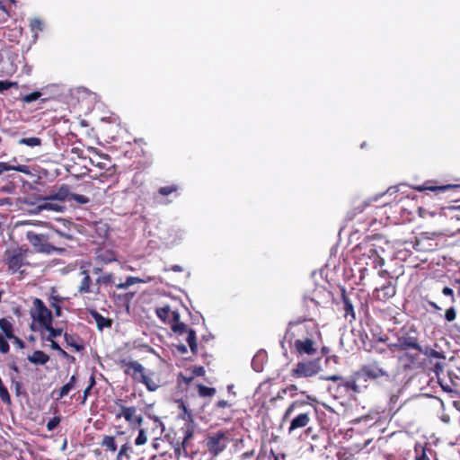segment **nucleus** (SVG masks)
Returning <instances> with one entry per match:
<instances>
[{
    "instance_id": "nucleus-1",
    "label": "nucleus",
    "mask_w": 460,
    "mask_h": 460,
    "mask_svg": "<svg viewBox=\"0 0 460 460\" xmlns=\"http://www.w3.org/2000/svg\"><path fill=\"white\" fill-rule=\"evenodd\" d=\"M391 373L388 366L378 359H374L369 363L363 365L356 371L349 379H346L342 385L346 390H350L356 394L362 393L367 388L368 380H377L380 378L389 379Z\"/></svg>"
},
{
    "instance_id": "nucleus-2",
    "label": "nucleus",
    "mask_w": 460,
    "mask_h": 460,
    "mask_svg": "<svg viewBox=\"0 0 460 460\" xmlns=\"http://www.w3.org/2000/svg\"><path fill=\"white\" fill-rule=\"evenodd\" d=\"M316 413V409L305 401H294L285 411L282 420L288 421V434H293L298 429L306 428L305 433L311 434L313 429L308 427Z\"/></svg>"
},
{
    "instance_id": "nucleus-3",
    "label": "nucleus",
    "mask_w": 460,
    "mask_h": 460,
    "mask_svg": "<svg viewBox=\"0 0 460 460\" xmlns=\"http://www.w3.org/2000/svg\"><path fill=\"white\" fill-rule=\"evenodd\" d=\"M119 365L125 375L129 376L136 383L144 385L147 391L155 392L162 386L159 374L147 371L138 361L121 358L119 360Z\"/></svg>"
},
{
    "instance_id": "nucleus-4",
    "label": "nucleus",
    "mask_w": 460,
    "mask_h": 460,
    "mask_svg": "<svg viewBox=\"0 0 460 460\" xmlns=\"http://www.w3.org/2000/svg\"><path fill=\"white\" fill-rule=\"evenodd\" d=\"M458 208H460V207L449 208L448 215L446 213L443 214L441 211L430 212L424 208H419L418 211L419 216L422 218H427L428 217H438V220L443 223L444 227L440 232H432L430 234L432 235L431 238H433L439 234H454L460 232V217L454 214ZM429 234V233H421L420 237L429 239L430 237L428 235Z\"/></svg>"
},
{
    "instance_id": "nucleus-5",
    "label": "nucleus",
    "mask_w": 460,
    "mask_h": 460,
    "mask_svg": "<svg viewBox=\"0 0 460 460\" xmlns=\"http://www.w3.org/2000/svg\"><path fill=\"white\" fill-rule=\"evenodd\" d=\"M305 327L297 323H289L284 340L288 341L289 345L295 349V351L299 355L313 356L318 350V345L312 337H300L296 338V335L303 334Z\"/></svg>"
},
{
    "instance_id": "nucleus-6",
    "label": "nucleus",
    "mask_w": 460,
    "mask_h": 460,
    "mask_svg": "<svg viewBox=\"0 0 460 460\" xmlns=\"http://www.w3.org/2000/svg\"><path fill=\"white\" fill-rule=\"evenodd\" d=\"M157 317L165 324H168L172 331L178 334H182L186 331V324L181 322L180 314L177 311H172L170 305H166L155 309Z\"/></svg>"
},
{
    "instance_id": "nucleus-7",
    "label": "nucleus",
    "mask_w": 460,
    "mask_h": 460,
    "mask_svg": "<svg viewBox=\"0 0 460 460\" xmlns=\"http://www.w3.org/2000/svg\"><path fill=\"white\" fill-rule=\"evenodd\" d=\"M321 369L320 358L302 360L297 362L290 370V376L296 379L308 378L316 376Z\"/></svg>"
},
{
    "instance_id": "nucleus-8",
    "label": "nucleus",
    "mask_w": 460,
    "mask_h": 460,
    "mask_svg": "<svg viewBox=\"0 0 460 460\" xmlns=\"http://www.w3.org/2000/svg\"><path fill=\"white\" fill-rule=\"evenodd\" d=\"M419 333L414 325H404L396 333V339L406 350H420L421 345L419 342Z\"/></svg>"
},
{
    "instance_id": "nucleus-9",
    "label": "nucleus",
    "mask_w": 460,
    "mask_h": 460,
    "mask_svg": "<svg viewBox=\"0 0 460 460\" xmlns=\"http://www.w3.org/2000/svg\"><path fill=\"white\" fill-rule=\"evenodd\" d=\"M115 404L119 407V410L115 412L116 420L124 418L130 426L140 427L142 425L143 416L137 414V410L135 406H125L121 399H117Z\"/></svg>"
},
{
    "instance_id": "nucleus-10",
    "label": "nucleus",
    "mask_w": 460,
    "mask_h": 460,
    "mask_svg": "<svg viewBox=\"0 0 460 460\" xmlns=\"http://www.w3.org/2000/svg\"><path fill=\"white\" fill-rule=\"evenodd\" d=\"M32 305H33L30 313L33 321L38 323V328H41L49 323L53 322L51 311L45 305L44 302L40 298H34Z\"/></svg>"
},
{
    "instance_id": "nucleus-11",
    "label": "nucleus",
    "mask_w": 460,
    "mask_h": 460,
    "mask_svg": "<svg viewBox=\"0 0 460 460\" xmlns=\"http://www.w3.org/2000/svg\"><path fill=\"white\" fill-rule=\"evenodd\" d=\"M228 443L227 432L222 430L212 433L206 438V447L214 456L221 453L227 447Z\"/></svg>"
},
{
    "instance_id": "nucleus-12",
    "label": "nucleus",
    "mask_w": 460,
    "mask_h": 460,
    "mask_svg": "<svg viewBox=\"0 0 460 460\" xmlns=\"http://www.w3.org/2000/svg\"><path fill=\"white\" fill-rule=\"evenodd\" d=\"M52 238V236L45 234H37L32 231H29L27 233L28 241L37 252H40L51 253L58 250L51 243H49V240Z\"/></svg>"
},
{
    "instance_id": "nucleus-13",
    "label": "nucleus",
    "mask_w": 460,
    "mask_h": 460,
    "mask_svg": "<svg viewBox=\"0 0 460 460\" xmlns=\"http://www.w3.org/2000/svg\"><path fill=\"white\" fill-rule=\"evenodd\" d=\"M318 307V303L314 299L310 297H305L302 300V303L300 305V313L301 315L299 316L297 324L305 322V321H312L314 319V316L315 314V310Z\"/></svg>"
},
{
    "instance_id": "nucleus-14",
    "label": "nucleus",
    "mask_w": 460,
    "mask_h": 460,
    "mask_svg": "<svg viewBox=\"0 0 460 460\" xmlns=\"http://www.w3.org/2000/svg\"><path fill=\"white\" fill-rule=\"evenodd\" d=\"M458 187L460 186L456 184L437 185L434 181H426L423 184L411 186V188L417 191L430 190L436 194L444 193Z\"/></svg>"
},
{
    "instance_id": "nucleus-15",
    "label": "nucleus",
    "mask_w": 460,
    "mask_h": 460,
    "mask_svg": "<svg viewBox=\"0 0 460 460\" xmlns=\"http://www.w3.org/2000/svg\"><path fill=\"white\" fill-rule=\"evenodd\" d=\"M247 443L250 445L252 442L250 439H235V443L234 444L232 453L236 455V456L241 460H245L247 458L252 457L254 454V449L251 446H248L246 447Z\"/></svg>"
},
{
    "instance_id": "nucleus-16",
    "label": "nucleus",
    "mask_w": 460,
    "mask_h": 460,
    "mask_svg": "<svg viewBox=\"0 0 460 460\" xmlns=\"http://www.w3.org/2000/svg\"><path fill=\"white\" fill-rule=\"evenodd\" d=\"M52 323L53 322H50L41 328H34L33 325H31V330L39 331L41 340L49 341L50 344H52L53 341H56L55 338L60 336L63 333L62 328H54Z\"/></svg>"
},
{
    "instance_id": "nucleus-17",
    "label": "nucleus",
    "mask_w": 460,
    "mask_h": 460,
    "mask_svg": "<svg viewBox=\"0 0 460 460\" xmlns=\"http://www.w3.org/2000/svg\"><path fill=\"white\" fill-rule=\"evenodd\" d=\"M396 293V286L392 280H388L380 288H376L373 296L379 301H387L392 298Z\"/></svg>"
},
{
    "instance_id": "nucleus-18",
    "label": "nucleus",
    "mask_w": 460,
    "mask_h": 460,
    "mask_svg": "<svg viewBox=\"0 0 460 460\" xmlns=\"http://www.w3.org/2000/svg\"><path fill=\"white\" fill-rule=\"evenodd\" d=\"M64 339L68 347L73 348L75 351L80 352L84 349L83 339L76 333H64Z\"/></svg>"
},
{
    "instance_id": "nucleus-19",
    "label": "nucleus",
    "mask_w": 460,
    "mask_h": 460,
    "mask_svg": "<svg viewBox=\"0 0 460 460\" xmlns=\"http://www.w3.org/2000/svg\"><path fill=\"white\" fill-rule=\"evenodd\" d=\"M23 263V254L21 252L14 251L6 259V264L8 269L13 272H16L20 270Z\"/></svg>"
},
{
    "instance_id": "nucleus-20",
    "label": "nucleus",
    "mask_w": 460,
    "mask_h": 460,
    "mask_svg": "<svg viewBox=\"0 0 460 460\" xmlns=\"http://www.w3.org/2000/svg\"><path fill=\"white\" fill-rule=\"evenodd\" d=\"M70 187L66 184H62L57 190L49 195V199H56L59 202L70 201Z\"/></svg>"
},
{
    "instance_id": "nucleus-21",
    "label": "nucleus",
    "mask_w": 460,
    "mask_h": 460,
    "mask_svg": "<svg viewBox=\"0 0 460 460\" xmlns=\"http://www.w3.org/2000/svg\"><path fill=\"white\" fill-rule=\"evenodd\" d=\"M90 315L94 319L97 329L99 331H102L105 328H111L112 326V320L111 318H107L102 316L99 312L96 310H90L89 311Z\"/></svg>"
},
{
    "instance_id": "nucleus-22",
    "label": "nucleus",
    "mask_w": 460,
    "mask_h": 460,
    "mask_svg": "<svg viewBox=\"0 0 460 460\" xmlns=\"http://www.w3.org/2000/svg\"><path fill=\"white\" fill-rule=\"evenodd\" d=\"M181 431L183 434V439L181 441V446L178 445L174 448V453H175L176 456H178V457L181 455V453H183L185 456L187 455V451L185 448L186 443L193 435V430L190 425H186L185 428H182Z\"/></svg>"
},
{
    "instance_id": "nucleus-23",
    "label": "nucleus",
    "mask_w": 460,
    "mask_h": 460,
    "mask_svg": "<svg viewBox=\"0 0 460 460\" xmlns=\"http://www.w3.org/2000/svg\"><path fill=\"white\" fill-rule=\"evenodd\" d=\"M404 353L399 356L398 359L402 363L404 369H411L413 366L418 363L419 354L418 353H411L408 350L403 351Z\"/></svg>"
},
{
    "instance_id": "nucleus-24",
    "label": "nucleus",
    "mask_w": 460,
    "mask_h": 460,
    "mask_svg": "<svg viewBox=\"0 0 460 460\" xmlns=\"http://www.w3.org/2000/svg\"><path fill=\"white\" fill-rule=\"evenodd\" d=\"M414 460H431L429 455H433V450L420 444H416L414 447ZM434 460L438 459L434 458Z\"/></svg>"
},
{
    "instance_id": "nucleus-25",
    "label": "nucleus",
    "mask_w": 460,
    "mask_h": 460,
    "mask_svg": "<svg viewBox=\"0 0 460 460\" xmlns=\"http://www.w3.org/2000/svg\"><path fill=\"white\" fill-rule=\"evenodd\" d=\"M28 360L34 365H45L49 361V356L42 350H35L28 356Z\"/></svg>"
},
{
    "instance_id": "nucleus-26",
    "label": "nucleus",
    "mask_w": 460,
    "mask_h": 460,
    "mask_svg": "<svg viewBox=\"0 0 460 460\" xmlns=\"http://www.w3.org/2000/svg\"><path fill=\"white\" fill-rule=\"evenodd\" d=\"M40 209L52 210L55 212H62L65 206L61 205L56 199H49V196L44 199V202L39 206Z\"/></svg>"
},
{
    "instance_id": "nucleus-27",
    "label": "nucleus",
    "mask_w": 460,
    "mask_h": 460,
    "mask_svg": "<svg viewBox=\"0 0 460 460\" xmlns=\"http://www.w3.org/2000/svg\"><path fill=\"white\" fill-rule=\"evenodd\" d=\"M15 171L25 174L30 173V168L24 164L10 165L8 163L0 162V175L4 172Z\"/></svg>"
},
{
    "instance_id": "nucleus-28",
    "label": "nucleus",
    "mask_w": 460,
    "mask_h": 460,
    "mask_svg": "<svg viewBox=\"0 0 460 460\" xmlns=\"http://www.w3.org/2000/svg\"><path fill=\"white\" fill-rule=\"evenodd\" d=\"M133 454V447L129 441L122 444L117 453L116 460H129Z\"/></svg>"
},
{
    "instance_id": "nucleus-29",
    "label": "nucleus",
    "mask_w": 460,
    "mask_h": 460,
    "mask_svg": "<svg viewBox=\"0 0 460 460\" xmlns=\"http://www.w3.org/2000/svg\"><path fill=\"white\" fill-rule=\"evenodd\" d=\"M94 232L102 240L105 241L110 234L109 224L101 220L94 223Z\"/></svg>"
},
{
    "instance_id": "nucleus-30",
    "label": "nucleus",
    "mask_w": 460,
    "mask_h": 460,
    "mask_svg": "<svg viewBox=\"0 0 460 460\" xmlns=\"http://www.w3.org/2000/svg\"><path fill=\"white\" fill-rule=\"evenodd\" d=\"M100 446L103 447L105 451L111 453H115L118 449L115 437L110 435L103 436L102 441L100 442Z\"/></svg>"
},
{
    "instance_id": "nucleus-31",
    "label": "nucleus",
    "mask_w": 460,
    "mask_h": 460,
    "mask_svg": "<svg viewBox=\"0 0 460 460\" xmlns=\"http://www.w3.org/2000/svg\"><path fill=\"white\" fill-rule=\"evenodd\" d=\"M0 330L2 331L1 334H4V337L14 338L13 325L7 318H0Z\"/></svg>"
},
{
    "instance_id": "nucleus-32",
    "label": "nucleus",
    "mask_w": 460,
    "mask_h": 460,
    "mask_svg": "<svg viewBox=\"0 0 460 460\" xmlns=\"http://www.w3.org/2000/svg\"><path fill=\"white\" fill-rule=\"evenodd\" d=\"M358 249H365V252L364 254H367V256L371 259L373 258L374 259V262L376 261H378V262H382L383 261V259L378 255L377 253V251L375 247L374 244L372 243H360L358 246Z\"/></svg>"
},
{
    "instance_id": "nucleus-33",
    "label": "nucleus",
    "mask_w": 460,
    "mask_h": 460,
    "mask_svg": "<svg viewBox=\"0 0 460 460\" xmlns=\"http://www.w3.org/2000/svg\"><path fill=\"white\" fill-rule=\"evenodd\" d=\"M341 298L344 305V316L348 317L349 315L351 317L350 322L356 320V314L353 305L349 299V297L346 296L344 290L342 292Z\"/></svg>"
},
{
    "instance_id": "nucleus-34",
    "label": "nucleus",
    "mask_w": 460,
    "mask_h": 460,
    "mask_svg": "<svg viewBox=\"0 0 460 460\" xmlns=\"http://www.w3.org/2000/svg\"><path fill=\"white\" fill-rule=\"evenodd\" d=\"M76 380H77L76 376H75V375H73V376L70 377L69 382H68V383H66V385H63V386L58 390L57 399H58V400H59V399H62L63 397H65L66 395H67V394H68V393L75 387Z\"/></svg>"
},
{
    "instance_id": "nucleus-35",
    "label": "nucleus",
    "mask_w": 460,
    "mask_h": 460,
    "mask_svg": "<svg viewBox=\"0 0 460 460\" xmlns=\"http://www.w3.org/2000/svg\"><path fill=\"white\" fill-rule=\"evenodd\" d=\"M82 274H84V278L81 280V283L78 287V292L80 294H85V293H91L93 292L91 289L92 285V279L89 276L88 272L86 270L82 271Z\"/></svg>"
},
{
    "instance_id": "nucleus-36",
    "label": "nucleus",
    "mask_w": 460,
    "mask_h": 460,
    "mask_svg": "<svg viewBox=\"0 0 460 460\" xmlns=\"http://www.w3.org/2000/svg\"><path fill=\"white\" fill-rule=\"evenodd\" d=\"M185 332H187L186 341L190 348V350L193 354H196L198 352L196 332L193 329H186Z\"/></svg>"
},
{
    "instance_id": "nucleus-37",
    "label": "nucleus",
    "mask_w": 460,
    "mask_h": 460,
    "mask_svg": "<svg viewBox=\"0 0 460 460\" xmlns=\"http://www.w3.org/2000/svg\"><path fill=\"white\" fill-rule=\"evenodd\" d=\"M419 353H422L429 358H441L445 359L446 357L443 353V351H438L430 347L422 348L420 350H417Z\"/></svg>"
},
{
    "instance_id": "nucleus-38",
    "label": "nucleus",
    "mask_w": 460,
    "mask_h": 460,
    "mask_svg": "<svg viewBox=\"0 0 460 460\" xmlns=\"http://www.w3.org/2000/svg\"><path fill=\"white\" fill-rule=\"evenodd\" d=\"M63 301V297L58 295L51 294L49 297V304L55 310L56 316L59 317L62 314V308L60 303Z\"/></svg>"
},
{
    "instance_id": "nucleus-39",
    "label": "nucleus",
    "mask_w": 460,
    "mask_h": 460,
    "mask_svg": "<svg viewBox=\"0 0 460 460\" xmlns=\"http://www.w3.org/2000/svg\"><path fill=\"white\" fill-rule=\"evenodd\" d=\"M100 161H95L91 158V164L102 170H109L111 164V159L109 155L99 156Z\"/></svg>"
},
{
    "instance_id": "nucleus-40",
    "label": "nucleus",
    "mask_w": 460,
    "mask_h": 460,
    "mask_svg": "<svg viewBox=\"0 0 460 460\" xmlns=\"http://www.w3.org/2000/svg\"><path fill=\"white\" fill-rule=\"evenodd\" d=\"M179 186L177 184H171L167 186L160 187L157 190V194L163 197H166L172 194H177Z\"/></svg>"
},
{
    "instance_id": "nucleus-41",
    "label": "nucleus",
    "mask_w": 460,
    "mask_h": 460,
    "mask_svg": "<svg viewBox=\"0 0 460 460\" xmlns=\"http://www.w3.org/2000/svg\"><path fill=\"white\" fill-rule=\"evenodd\" d=\"M143 282H145V281L142 279L138 278V277L129 276V277L127 278L125 282H121V283L116 284V288L118 289H126V288H128V287H130V286H132L134 284L143 283Z\"/></svg>"
},
{
    "instance_id": "nucleus-42",
    "label": "nucleus",
    "mask_w": 460,
    "mask_h": 460,
    "mask_svg": "<svg viewBox=\"0 0 460 460\" xmlns=\"http://www.w3.org/2000/svg\"><path fill=\"white\" fill-rule=\"evenodd\" d=\"M96 283L100 285H112L115 284V278L112 273H102L96 279Z\"/></svg>"
},
{
    "instance_id": "nucleus-43",
    "label": "nucleus",
    "mask_w": 460,
    "mask_h": 460,
    "mask_svg": "<svg viewBox=\"0 0 460 460\" xmlns=\"http://www.w3.org/2000/svg\"><path fill=\"white\" fill-rule=\"evenodd\" d=\"M256 460H279L272 449L261 448Z\"/></svg>"
},
{
    "instance_id": "nucleus-44",
    "label": "nucleus",
    "mask_w": 460,
    "mask_h": 460,
    "mask_svg": "<svg viewBox=\"0 0 460 460\" xmlns=\"http://www.w3.org/2000/svg\"><path fill=\"white\" fill-rule=\"evenodd\" d=\"M50 348L57 350L63 358H66L69 362L73 363L75 360V357L65 351L57 341H53L52 344H50Z\"/></svg>"
},
{
    "instance_id": "nucleus-45",
    "label": "nucleus",
    "mask_w": 460,
    "mask_h": 460,
    "mask_svg": "<svg viewBox=\"0 0 460 460\" xmlns=\"http://www.w3.org/2000/svg\"><path fill=\"white\" fill-rule=\"evenodd\" d=\"M18 144L34 147L41 145V139L37 137H22L18 141Z\"/></svg>"
},
{
    "instance_id": "nucleus-46",
    "label": "nucleus",
    "mask_w": 460,
    "mask_h": 460,
    "mask_svg": "<svg viewBox=\"0 0 460 460\" xmlns=\"http://www.w3.org/2000/svg\"><path fill=\"white\" fill-rule=\"evenodd\" d=\"M387 349L390 352V356H386V358L394 359V353L397 351H405L398 340L396 339L395 342H391L387 344Z\"/></svg>"
},
{
    "instance_id": "nucleus-47",
    "label": "nucleus",
    "mask_w": 460,
    "mask_h": 460,
    "mask_svg": "<svg viewBox=\"0 0 460 460\" xmlns=\"http://www.w3.org/2000/svg\"><path fill=\"white\" fill-rule=\"evenodd\" d=\"M70 201H75L78 205H85L90 202V199L84 195L71 192Z\"/></svg>"
},
{
    "instance_id": "nucleus-48",
    "label": "nucleus",
    "mask_w": 460,
    "mask_h": 460,
    "mask_svg": "<svg viewBox=\"0 0 460 460\" xmlns=\"http://www.w3.org/2000/svg\"><path fill=\"white\" fill-rule=\"evenodd\" d=\"M198 392H199V394L202 397H206V396H212L215 394L216 393V389L215 388H211V387H208L206 385H198Z\"/></svg>"
},
{
    "instance_id": "nucleus-49",
    "label": "nucleus",
    "mask_w": 460,
    "mask_h": 460,
    "mask_svg": "<svg viewBox=\"0 0 460 460\" xmlns=\"http://www.w3.org/2000/svg\"><path fill=\"white\" fill-rule=\"evenodd\" d=\"M30 28L32 32H34L35 37H37L38 31H41L43 30V23L40 19L34 18L30 22Z\"/></svg>"
},
{
    "instance_id": "nucleus-50",
    "label": "nucleus",
    "mask_w": 460,
    "mask_h": 460,
    "mask_svg": "<svg viewBox=\"0 0 460 460\" xmlns=\"http://www.w3.org/2000/svg\"><path fill=\"white\" fill-rule=\"evenodd\" d=\"M97 258L104 263H109L116 261L115 255L112 252L107 251L98 254Z\"/></svg>"
},
{
    "instance_id": "nucleus-51",
    "label": "nucleus",
    "mask_w": 460,
    "mask_h": 460,
    "mask_svg": "<svg viewBox=\"0 0 460 460\" xmlns=\"http://www.w3.org/2000/svg\"><path fill=\"white\" fill-rule=\"evenodd\" d=\"M147 442V436L144 429H138V435L135 439L136 446H143Z\"/></svg>"
},
{
    "instance_id": "nucleus-52",
    "label": "nucleus",
    "mask_w": 460,
    "mask_h": 460,
    "mask_svg": "<svg viewBox=\"0 0 460 460\" xmlns=\"http://www.w3.org/2000/svg\"><path fill=\"white\" fill-rule=\"evenodd\" d=\"M40 96H41V93L36 91V92H33V93H31L29 94L22 96L21 100L23 102L30 103V102H32L40 99Z\"/></svg>"
},
{
    "instance_id": "nucleus-53",
    "label": "nucleus",
    "mask_w": 460,
    "mask_h": 460,
    "mask_svg": "<svg viewBox=\"0 0 460 460\" xmlns=\"http://www.w3.org/2000/svg\"><path fill=\"white\" fill-rule=\"evenodd\" d=\"M0 399L2 400V402L4 403L8 404V405L11 404V402H12L11 396L9 394L7 388L4 386V385L0 387Z\"/></svg>"
},
{
    "instance_id": "nucleus-54",
    "label": "nucleus",
    "mask_w": 460,
    "mask_h": 460,
    "mask_svg": "<svg viewBox=\"0 0 460 460\" xmlns=\"http://www.w3.org/2000/svg\"><path fill=\"white\" fill-rule=\"evenodd\" d=\"M9 338L4 336V334H0V352L2 354H7L10 349V346L8 343Z\"/></svg>"
},
{
    "instance_id": "nucleus-55",
    "label": "nucleus",
    "mask_w": 460,
    "mask_h": 460,
    "mask_svg": "<svg viewBox=\"0 0 460 460\" xmlns=\"http://www.w3.org/2000/svg\"><path fill=\"white\" fill-rule=\"evenodd\" d=\"M456 318V312L454 307H449L445 312V319L451 323L454 322Z\"/></svg>"
},
{
    "instance_id": "nucleus-56",
    "label": "nucleus",
    "mask_w": 460,
    "mask_h": 460,
    "mask_svg": "<svg viewBox=\"0 0 460 460\" xmlns=\"http://www.w3.org/2000/svg\"><path fill=\"white\" fill-rule=\"evenodd\" d=\"M60 421H61L60 417H54V418L50 419L47 423V429L49 431L54 430L58 426Z\"/></svg>"
},
{
    "instance_id": "nucleus-57",
    "label": "nucleus",
    "mask_w": 460,
    "mask_h": 460,
    "mask_svg": "<svg viewBox=\"0 0 460 460\" xmlns=\"http://www.w3.org/2000/svg\"><path fill=\"white\" fill-rule=\"evenodd\" d=\"M13 86L17 87L18 84L16 82H9V81H0V93H3L4 91H6Z\"/></svg>"
},
{
    "instance_id": "nucleus-58",
    "label": "nucleus",
    "mask_w": 460,
    "mask_h": 460,
    "mask_svg": "<svg viewBox=\"0 0 460 460\" xmlns=\"http://www.w3.org/2000/svg\"><path fill=\"white\" fill-rule=\"evenodd\" d=\"M95 385V378L93 376V375L91 376L90 377V383H89V385L84 389V400H87L89 394H90V391L91 389Z\"/></svg>"
},
{
    "instance_id": "nucleus-59",
    "label": "nucleus",
    "mask_w": 460,
    "mask_h": 460,
    "mask_svg": "<svg viewBox=\"0 0 460 460\" xmlns=\"http://www.w3.org/2000/svg\"><path fill=\"white\" fill-rule=\"evenodd\" d=\"M442 294L444 296H450L451 302L456 303V296H455V294H454V291L452 288H450L448 287L443 288Z\"/></svg>"
},
{
    "instance_id": "nucleus-60",
    "label": "nucleus",
    "mask_w": 460,
    "mask_h": 460,
    "mask_svg": "<svg viewBox=\"0 0 460 460\" xmlns=\"http://www.w3.org/2000/svg\"><path fill=\"white\" fill-rule=\"evenodd\" d=\"M10 341H13V344L18 348V349H24L25 348V342L21 339L19 338L18 336L14 335V338H12V339H9Z\"/></svg>"
},
{
    "instance_id": "nucleus-61",
    "label": "nucleus",
    "mask_w": 460,
    "mask_h": 460,
    "mask_svg": "<svg viewBox=\"0 0 460 460\" xmlns=\"http://www.w3.org/2000/svg\"><path fill=\"white\" fill-rule=\"evenodd\" d=\"M325 380H328V381H334V382L341 381V385L342 387H343L342 384H343V382L345 381V380L343 379V377H342V376H338V375L329 376L325 377Z\"/></svg>"
},
{
    "instance_id": "nucleus-62",
    "label": "nucleus",
    "mask_w": 460,
    "mask_h": 460,
    "mask_svg": "<svg viewBox=\"0 0 460 460\" xmlns=\"http://www.w3.org/2000/svg\"><path fill=\"white\" fill-rule=\"evenodd\" d=\"M192 372L197 376H202L205 375V369L203 367H195Z\"/></svg>"
},
{
    "instance_id": "nucleus-63",
    "label": "nucleus",
    "mask_w": 460,
    "mask_h": 460,
    "mask_svg": "<svg viewBox=\"0 0 460 460\" xmlns=\"http://www.w3.org/2000/svg\"><path fill=\"white\" fill-rule=\"evenodd\" d=\"M12 383L14 385L16 394L19 395L22 388V384L19 381H16L14 378L12 379Z\"/></svg>"
},
{
    "instance_id": "nucleus-64",
    "label": "nucleus",
    "mask_w": 460,
    "mask_h": 460,
    "mask_svg": "<svg viewBox=\"0 0 460 460\" xmlns=\"http://www.w3.org/2000/svg\"><path fill=\"white\" fill-rule=\"evenodd\" d=\"M444 368V363L443 362H436L434 365V371L438 374V372H441Z\"/></svg>"
}]
</instances>
